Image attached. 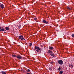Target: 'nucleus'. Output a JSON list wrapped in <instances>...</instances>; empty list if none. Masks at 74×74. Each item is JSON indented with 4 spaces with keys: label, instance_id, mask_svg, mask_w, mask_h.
<instances>
[{
    "label": "nucleus",
    "instance_id": "obj_3",
    "mask_svg": "<svg viewBox=\"0 0 74 74\" xmlns=\"http://www.w3.org/2000/svg\"><path fill=\"white\" fill-rule=\"evenodd\" d=\"M0 7L1 9H4V5L3 4H1L0 5Z\"/></svg>",
    "mask_w": 74,
    "mask_h": 74
},
{
    "label": "nucleus",
    "instance_id": "obj_26",
    "mask_svg": "<svg viewBox=\"0 0 74 74\" xmlns=\"http://www.w3.org/2000/svg\"><path fill=\"white\" fill-rule=\"evenodd\" d=\"M1 29V27H0V29Z\"/></svg>",
    "mask_w": 74,
    "mask_h": 74
},
{
    "label": "nucleus",
    "instance_id": "obj_20",
    "mask_svg": "<svg viewBox=\"0 0 74 74\" xmlns=\"http://www.w3.org/2000/svg\"><path fill=\"white\" fill-rule=\"evenodd\" d=\"M29 45L31 46L32 45V43H30L29 44Z\"/></svg>",
    "mask_w": 74,
    "mask_h": 74
},
{
    "label": "nucleus",
    "instance_id": "obj_22",
    "mask_svg": "<svg viewBox=\"0 0 74 74\" xmlns=\"http://www.w3.org/2000/svg\"><path fill=\"white\" fill-rule=\"evenodd\" d=\"M49 70L52 71V69L51 68H49Z\"/></svg>",
    "mask_w": 74,
    "mask_h": 74
},
{
    "label": "nucleus",
    "instance_id": "obj_10",
    "mask_svg": "<svg viewBox=\"0 0 74 74\" xmlns=\"http://www.w3.org/2000/svg\"><path fill=\"white\" fill-rule=\"evenodd\" d=\"M50 55H51L52 56H53V57H54V56H55V55H54V54L52 53L51 54H50Z\"/></svg>",
    "mask_w": 74,
    "mask_h": 74
},
{
    "label": "nucleus",
    "instance_id": "obj_4",
    "mask_svg": "<svg viewBox=\"0 0 74 74\" xmlns=\"http://www.w3.org/2000/svg\"><path fill=\"white\" fill-rule=\"evenodd\" d=\"M42 22L43 23H46V24H48V22L46 21L44 19L42 21Z\"/></svg>",
    "mask_w": 74,
    "mask_h": 74
},
{
    "label": "nucleus",
    "instance_id": "obj_8",
    "mask_svg": "<svg viewBox=\"0 0 74 74\" xmlns=\"http://www.w3.org/2000/svg\"><path fill=\"white\" fill-rule=\"evenodd\" d=\"M66 8H67V9H68V10H71V8H70L69 7H68V6H67L66 7Z\"/></svg>",
    "mask_w": 74,
    "mask_h": 74
},
{
    "label": "nucleus",
    "instance_id": "obj_16",
    "mask_svg": "<svg viewBox=\"0 0 74 74\" xmlns=\"http://www.w3.org/2000/svg\"><path fill=\"white\" fill-rule=\"evenodd\" d=\"M12 57H14V58H15V57H16V55H12Z\"/></svg>",
    "mask_w": 74,
    "mask_h": 74
},
{
    "label": "nucleus",
    "instance_id": "obj_13",
    "mask_svg": "<svg viewBox=\"0 0 74 74\" xmlns=\"http://www.w3.org/2000/svg\"><path fill=\"white\" fill-rule=\"evenodd\" d=\"M5 29L6 30H9V29H10V28L8 27H6Z\"/></svg>",
    "mask_w": 74,
    "mask_h": 74
},
{
    "label": "nucleus",
    "instance_id": "obj_27",
    "mask_svg": "<svg viewBox=\"0 0 74 74\" xmlns=\"http://www.w3.org/2000/svg\"><path fill=\"white\" fill-rule=\"evenodd\" d=\"M23 40H25V38H23Z\"/></svg>",
    "mask_w": 74,
    "mask_h": 74
},
{
    "label": "nucleus",
    "instance_id": "obj_6",
    "mask_svg": "<svg viewBox=\"0 0 74 74\" xmlns=\"http://www.w3.org/2000/svg\"><path fill=\"white\" fill-rule=\"evenodd\" d=\"M48 52L49 53H50V54H51V53H53V52H52V51H51L50 50H48Z\"/></svg>",
    "mask_w": 74,
    "mask_h": 74
},
{
    "label": "nucleus",
    "instance_id": "obj_9",
    "mask_svg": "<svg viewBox=\"0 0 74 74\" xmlns=\"http://www.w3.org/2000/svg\"><path fill=\"white\" fill-rule=\"evenodd\" d=\"M49 49H51V50H52L54 49L53 47H50L49 48Z\"/></svg>",
    "mask_w": 74,
    "mask_h": 74
},
{
    "label": "nucleus",
    "instance_id": "obj_11",
    "mask_svg": "<svg viewBox=\"0 0 74 74\" xmlns=\"http://www.w3.org/2000/svg\"><path fill=\"white\" fill-rule=\"evenodd\" d=\"M69 66L70 67H71H71H73V65H72V64H71V65L69 64Z\"/></svg>",
    "mask_w": 74,
    "mask_h": 74
},
{
    "label": "nucleus",
    "instance_id": "obj_2",
    "mask_svg": "<svg viewBox=\"0 0 74 74\" xmlns=\"http://www.w3.org/2000/svg\"><path fill=\"white\" fill-rule=\"evenodd\" d=\"M58 64H60V65H62L63 64V62L62 61V60H59L58 61Z\"/></svg>",
    "mask_w": 74,
    "mask_h": 74
},
{
    "label": "nucleus",
    "instance_id": "obj_18",
    "mask_svg": "<svg viewBox=\"0 0 74 74\" xmlns=\"http://www.w3.org/2000/svg\"><path fill=\"white\" fill-rule=\"evenodd\" d=\"M60 67H59L58 68V70H59V71H60Z\"/></svg>",
    "mask_w": 74,
    "mask_h": 74
},
{
    "label": "nucleus",
    "instance_id": "obj_17",
    "mask_svg": "<svg viewBox=\"0 0 74 74\" xmlns=\"http://www.w3.org/2000/svg\"><path fill=\"white\" fill-rule=\"evenodd\" d=\"M22 36H19V39H21V38H22Z\"/></svg>",
    "mask_w": 74,
    "mask_h": 74
},
{
    "label": "nucleus",
    "instance_id": "obj_25",
    "mask_svg": "<svg viewBox=\"0 0 74 74\" xmlns=\"http://www.w3.org/2000/svg\"><path fill=\"white\" fill-rule=\"evenodd\" d=\"M53 63V62H51V63L52 64V63Z\"/></svg>",
    "mask_w": 74,
    "mask_h": 74
},
{
    "label": "nucleus",
    "instance_id": "obj_12",
    "mask_svg": "<svg viewBox=\"0 0 74 74\" xmlns=\"http://www.w3.org/2000/svg\"><path fill=\"white\" fill-rule=\"evenodd\" d=\"M0 31H2L3 32H4V29L2 28L0 30Z\"/></svg>",
    "mask_w": 74,
    "mask_h": 74
},
{
    "label": "nucleus",
    "instance_id": "obj_15",
    "mask_svg": "<svg viewBox=\"0 0 74 74\" xmlns=\"http://www.w3.org/2000/svg\"><path fill=\"white\" fill-rule=\"evenodd\" d=\"M26 71H27V72H30V70L28 69Z\"/></svg>",
    "mask_w": 74,
    "mask_h": 74
},
{
    "label": "nucleus",
    "instance_id": "obj_1",
    "mask_svg": "<svg viewBox=\"0 0 74 74\" xmlns=\"http://www.w3.org/2000/svg\"><path fill=\"white\" fill-rule=\"evenodd\" d=\"M35 49H37V50H36L37 52H38L39 51H40V52H41V49H40V48L39 47L37 46H35Z\"/></svg>",
    "mask_w": 74,
    "mask_h": 74
},
{
    "label": "nucleus",
    "instance_id": "obj_7",
    "mask_svg": "<svg viewBox=\"0 0 74 74\" xmlns=\"http://www.w3.org/2000/svg\"><path fill=\"white\" fill-rule=\"evenodd\" d=\"M1 73V74H7L4 71H1L0 72Z\"/></svg>",
    "mask_w": 74,
    "mask_h": 74
},
{
    "label": "nucleus",
    "instance_id": "obj_14",
    "mask_svg": "<svg viewBox=\"0 0 74 74\" xmlns=\"http://www.w3.org/2000/svg\"><path fill=\"white\" fill-rule=\"evenodd\" d=\"M63 71H60V74H63Z\"/></svg>",
    "mask_w": 74,
    "mask_h": 74
},
{
    "label": "nucleus",
    "instance_id": "obj_24",
    "mask_svg": "<svg viewBox=\"0 0 74 74\" xmlns=\"http://www.w3.org/2000/svg\"><path fill=\"white\" fill-rule=\"evenodd\" d=\"M34 19L35 20H36V19H37V18H34Z\"/></svg>",
    "mask_w": 74,
    "mask_h": 74
},
{
    "label": "nucleus",
    "instance_id": "obj_19",
    "mask_svg": "<svg viewBox=\"0 0 74 74\" xmlns=\"http://www.w3.org/2000/svg\"><path fill=\"white\" fill-rule=\"evenodd\" d=\"M21 25H19L18 26V29H20V28H21Z\"/></svg>",
    "mask_w": 74,
    "mask_h": 74
},
{
    "label": "nucleus",
    "instance_id": "obj_21",
    "mask_svg": "<svg viewBox=\"0 0 74 74\" xmlns=\"http://www.w3.org/2000/svg\"><path fill=\"white\" fill-rule=\"evenodd\" d=\"M23 40V37L22 36L21 37V40Z\"/></svg>",
    "mask_w": 74,
    "mask_h": 74
},
{
    "label": "nucleus",
    "instance_id": "obj_5",
    "mask_svg": "<svg viewBox=\"0 0 74 74\" xmlns=\"http://www.w3.org/2000/svg\"><path fill=\"white\" fill-rule=\"evenodd\" d=\"M16 57L18 59H22V57L20 55L17 56Z\"/></svg>",
    "mask_w": 74,
    "mask_h": 74
},
{
    "label": "nucleus",
    "instance_id": "obj_28",
    "mask_svg": "<svg viewBox=\"0 0 74 74\" xmlns=\"http://www.w3.org/2000/svg\"><path fill=\"white\" fill-rule=\"evenodd\" d=\"M6 31L5 29H4V31Z\"/></svg>",
    "mask_w": 74,
    "mask_h": 74
},
{
    "label": "nucleus",
    "instance_id": "obj_23",
    "mask_svg": "<svg viewBox=\"0 0 74 74\" xmlns=\"http://www.w3.org/2000/svg\"><path fill=\"white\" fill-rule=\"evenodd\" d=\"M71 36H72V37H73L74 38V34H72V35H71Z\"/></svg>",
    "mask_w": 74,
    "mask_h": 74
}]
</instances>
